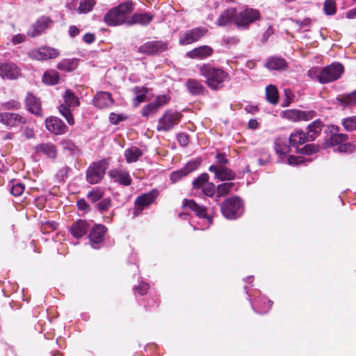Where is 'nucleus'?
Segmentation results:
<instances>
[{
	"instance_id": "nucleus-1",
	"label": "nucleus",
	"mask_w": 356,
	"mask_h": 356,
	"mask_svg": "<svg viewBox=\"0 0 356 356\" xmlns=\"http://www.w3.org/2000/svg\"><path fill=\"white\" fill-rule=\"evenodd\" d=\"M200 74L206 79L207 85L212 90H218L223 86L225 81L229 80V74L220 67L209 64H204L200 68Z\"/></svg>"
},
{
	"instance_id": "nucleus-2",
	"label": "nucleus",
	"mask_w": 356,
	"mask_h": 356,
	"mask_svg": "<svg viewBox=\"0 0 356 356\" xmlns=\"http://www.w3.org/2000/svg\"><path fill=\"white\" fill-rule=\"evenodd\" d=\"M132 10L133 3L131 1L122 3L105 15L104 22L109 26L127 24L128 21L127 15Z\"/></svg>"
},
{
	"instance_id": "nucleus-3",
	"label": "nucleus",
	"mask_w": 356,
	"mask_h": 356,
	"mask_svg": "<svg viewBox=\"0 0 356 356\" xmlns=\"http://www.w3.org/2000/svg\"><path fill=\"white\" fill-rule=\"evenodd\" d=\"M63 103L58 106L60 114L65 118L70 125L74 124V118L71 112V108L80 105L79 97L71 90H66L63 95Z\"/></svg>"
},
{
	"instance_id": "nucleus-4",
	"label": "nucleus",
	"mask_w": 356,
	"mask_h": 356,
	"mask_svg": "<svg viewBox=\"0 0 356 356\" xmlns=\"http://www.w3.org/2000/svg\"><path fill=\"white\" fill-rule=\"evenodd\" d=\"M223 216L228 219H234L242 215L243 204L241 199L233 197L224 201L221 206Z\"/></svg>"
},
{
	"instance_id": "nucleus-5",
	"label": "nucleus",
	"mask_w": 356,
	"mask_h": 356,
	"mask_svg": "<svg viewBox=\"0 0 356 356\" xmlns=\"http://www.w3.org/2000/svg\"><path fill=\"white\" fill-rule=\"evenodd\" d=\"M344 72L343 66L339 63H333L322 68L318 76V81L325 84L339 79Z\"/></svg>"
},
{
	"instance_id": "nucleus-6",
	"label": "nucleus",
	"mask_w": 356,
	"mask_h": 356,
	"mask_svg": "<svg viewBox=\"0 0 356 356\" xmlns=\"http://www.w3.org/2000/svg\"><path fill=\"white\" fill-rule=\"evenodd\" d=\"M182 117V115L173 110H167L159 119L156 129L159 131H168L177 125Z\"/></svg>"
},
{
	"instance_id": "nucleus-7",
	"label": "nucleus",
	"mask_w": 356,
	"mask_h": 356,
	"mask_svg": "<svg viewBox=\"0 0 356 356\" xmlns=\"http://www.w3.org/2000/svg\"><path fill=\"white\" fill-rule=\"evenodd\" d=\"M108 167V163L105 160H101L91 164L86 172V179L91 184L99 182L104 176Z\"/></svg>"
},
{
	"instance_id": "nucleus-8",
	"label": "nucleus",
	"mask_w": 356,
	"mask_h": 356,
	"mask_svg": "<svg viewBox=\"0 0 356 356\" xmlns=\"http://www.w3.org/2000/svg\"><path fill=\"white\" fill-rule=\"evenodd\" d=\"M260 18V13L258 10L254 8H246L243 11L237 13L235 24L239 28L248 29L249 25Z\"/></svg>"
},
{
	"instance_id": "nucleus-9",
	"label": "nucleus",
	"mask_w": 356,
	"mask_h": 356,
	"mask_svg": "<svg viewBox=\"0 0 356 356\" xmlns=\"http://www.w3.org/2000/svg\"><path fill=\"white\" fill-rule=\"evenodd\" d=\"M182 207L184 211H186L187 209L191 210L194 211L195 215L200 218L205 219L207 222L206 228L211 224L212 220L207 215L206 207L197 204L193 200H184Z\"/></svg>"
},
{
	"instance_id": "nucleus-10",
	"label": "nucleus",
	"mask_w": 356,
	"mask_h": 356,
	"mask_svg": "<svg viewBox=\"0 0 356 356\" xmlns=\"http://www.w3.org/2000/svg\"><path fill=\"white\" fill-rule=\"evenodd\" d=\"M157 195V191L152 190L149 193L138 196L135 200L134 216H137L145 207L150 205L154 201Z\"/></svg>"
},
{
	"instance_id": "nucleus-11",
	"label": "nucleus",
	"mask_w": 356,
	"mask_h": 356,
	"mask_svg": "<svg viewBox=\"0 0 356 356\" xmlns=\"http://www.w3.org/2000/svg\"><path fill=\"white\" fill-rule=\"evenodd\" d=\"M58 55L59 52L57 49L49 47H42L37 49H33L29 52L30 58L38 60L55 58L58 56Z\"/></svg>"
},
{
	"instance_id": "nucleus-12",
	"label": "nucleus",
	"mask_w": 356,
	"mask_h": 356,
	"mask_svg": "<svg viewBox=\"0 0 356 356\" xmlns=\"http://www.w3.org/2000/svg\"><path fill=\"white\" fill-rule=\"evenodd\" d=\"M0 123L8 128L17 127L26 123V118L18 113H0Z\"/></svg>"
},
{
	"instance_id": "nucleus-13",
	"label": "nucleus",
	"mask_w": 356,
	"mask_h": 356,
	"mask_svg": "<svg viewBox=\"0 0 356 356\" xmlns=\"http://www.w3.org/2000/svg\"><path fill=\"white\" fill-rule=\"evenodd\" d=\"M201 159H196L195 160L189 161L182 168L179 169L176 171L172 172L170 174V179L173 183L179 181L183 177L186 176L190 172L197 169L201 164Z\"/></svg>"
},
{
	"instance_id": "nucleus-14",
	"label": "nucleus",
	"mask_w": 356,
	"mask_h": 356,
	"mask_svg": "<svg viewBox=\"0 0 356 356\" xmlns=\"http://www.w3.org/2000/svg\"><path fill=\"white\" fill-rule=\"evenodd\" d=\"M208 30L203 27H197L185 32L179 38V42L182 45L189 44L199 40L206 35Z\"/></svg>"
},
{
	"instance_id": "nucleus-15",
	"label": "nucleus",
	"mask_w": 356,
	"mask_h": 356,
	"mask_svg": "<svg viewBox=\"0 0 356 356\" xmlns=\"http://www.w3.org/2000/svg\"><path fill=\"white\" fill-rule=\"evenodd\" d=\"M21 74L20 69L13 63H0V76L4 80L17 79Z\"/></svg>"
},
{
	"instance_id": "nucleus-16",
	"label": "nucleus",
	"mask_w": 356,
	"mask_h": 356,
	"mask_svg": "<svg viewBox=\"0 0 356 356\" xmlns=\"http://www.w3.org/2000/svg\"><path fill=\"white\" fill-rule=\"evenodd\" d=\"M315 112L313 111H303L296 109H291L285 111L283 113L284 118L291 120L293 122H298L300 120L307 121L314 117Z\"/></svg>"
},
{
	"instance_id": "nucleus-17",
	"label": "nucleus",
	"mask_w": 356,
	"mask_h": 356,
	"mask_svg": "<svg viewBox=\"0 0 356 356\" xmlns=\"http://www.w3.org/2000/svg\"><path fill=\"white\" fill-rule=\"evenodd\" d=\"M110 177L120 185L128 186L132 183V179L129 172L121 168H115L108 172Z\"/></svg>"
},
{
	"instance_id": "nucleus-18",
	"label": "nucleus",
	"mask_w": 356,
	"mask_h": 356,
	"mask_svg": "<svg viewBox=\"0 0 356 356\" xmlns=\"http://www.w3.org/2000/svg\"><path fill=\"white\" fill-rule=\"evenodd\" d=\"M167 49L166 44L162 41L154 40L141 45L138 51L143 54H153L163 52Z\"/></svg>"
},
{
	"instance_id": "nucleus-19",
	"label": "nucleus",
	"mask_w": 356,
	"mask_h": 356,
	"mask_svg": "<svg viewBox=\"0 0 356 356\" xmlns=\"http://www.w3.org/2000/svg\"><path fill=\"white\" fill-rule=\"evenodd\" d=\"M52 22L49 17L42 16L39 18L37 22L32 25L27 32V35L31 38L40 35L47 29L49 24Z\"/></svg>"
},
{
	"instance_id": "nucleus-20",
	"label": "nucleus",
	"mask_w": 356,
	"mask_h": 356,
	"mask_svg": "<svg viewBox=\"0 0 356 356\" xmlns=\"http://www.w3.org/2000/svg\"><path fill=\"white\" fill-rule=\"evenodd\" d=\"M47 129L56 135L65 134L67 131V127L59 118L51 117L45 120Z\"/></svg>"
},
{
	"instance_id": "nucleus-21",
	"label": "nucleus",
	"mask_w": 356,
	"mask_h": 356,
	"mask_svg": "<svg viewBox=\"0 0 356 356\" xmlns=\"http://www.w3.org/2000/svg\"><path fill=\"white\" fill-rule=\"evenodd\" d=\"M209 170L215 174L217 179L224 180H233L235 179L236 174L231 169L225 166H216L212 165L209 167Z\"/></svg>"
},
{
	"instance_id": "nucleus-22",
	"label": "nucleus",
	"mask_w": 356,
	"mask_h": 356,
	"mask_svg": "<svg viewBox=\"0 0 356 356\" xmlns=\"http://www.w3.org/2000/svg\"><path fill=\"white\" fill-rule=\"evenodd\" d=\"M237 11L235 8H230L225 10L218 17L216 24L218 26H227L236 22Z\"/></svg>"
},
{
	"instance_id": "nucleus-23",
	"label": "nucleus",
	"mask_w": 356,
	"mask_h": 356,
	"mask_svg": "<svg viewBox=\"0 0 356 356\" xmlns=\"http://www.w3.org/2000/svg\"><path fill=\"white\" fill-rule=\"evenodd\" d=\"M26 106L27 110L31 113L41 116L42 108L40 99L36 97L33 93L28 92L25 99Z\"/></svg>"
},
{
	"instance_id": "nucleus-24",
	"label": "nucleus",
	"mask_w": 356,
	"mask_h": 356,
	"mask_svg": "<svg viewBox=\"0 0 356 356\" xmlns=\"http://www.w3.org/2000/svg\"><path fill=\"white\" fill-rule=\"evenodd\" d=\"M213 52V50L211 47L203 45L188 51L186 56L192 59L203 60L210 56Z\"/></svg>"
},
{
	"instance_id": "nucleus-25",
	"label": "nucleus",
	"mask_w": 356,
	"mask_h": 356,
	"mask_svg": "<svg viewBox=\"0 0 356 356\" xmlns=\"http://www.w3.org/2000/svg\"><path fill=\"white\" fill-rule=\"evenodd\" d=\"M113 100L111 94L108 92H98L93 98L94 105L99 108H104L111 106Z\"/></svg>"
},
{
	"instance_id": "nucleus-26",
	"label": "nucleus",
	"mask_w": 356,
	"mask_h": 356,
	"mask_svg": "<svg viewBox=\"0 0 356 356\" xmlns=\"http://www.w3.org/2000/svg\"><path fill=\"white\" fill-rule=\"evenodd\" d=\"M106 231V227L102 225H96L92 229L90 233V240L92 248H97L95 245L99 244L103 241Z\"/></svg>"
},
{
	"instance_id": "nucleus-27",
	"label": "nucleus",
	"mask_w": 356,
	"mask_h": 356,
	"mask_svg": "<svg viewBox=\"0 0 356 356\" xmlns=\"http://www.w3.org/2000/svg\"><path fill=\"white\" fill-rule=\"evenodd\" d=\"M88 225L86 221L83 220H78L70 227V233L76 238H80L83 236L88 232Z\"/></svg>"
},
{
	"instance_id": "nucleus-28",
	"label": "nucleus",
	"mask_w": 356,
	"mask_h": 356,
	"mask_svg": "<svg viewBox=\"0 0 356 356\" xmlns=\"http://www.w3.org/2000/svg\"><path fill=\"white\" fill-rule=\"evenodd\" d=\"M152 18V15L149 13H135L131 18L128 17L127 24L133 25L138 24L143 26H145L151 22Z\"/></svg>"
},
{
	"instance_id": "nucleus-29",
	"label": "nucleus",
	"mask_w": 356,
	"mask_h": 356,
	"mask_svg": "<svg viewBox=\"0 0 356 356\" xmlns=\"http://www.w3.org/2000/svg\"><path fill=\"white\" fill-rule=\"evenodd\" d=\"M323 126V122L320 120H316L308 125V131L306 134L307 140L311 141L314 140L321 132Z\"/></svg>"
},
{
	"instance_id": "nucleus-30",
	"label": "nucleus",
	"mask_w": 356,
	"mask_h": 356,
	"mask_svg": "<svg viewBox=\"0 0 356 356\" xmlns=\"http://www.w3.org/2000/svg\"><path fill=\"white\" fill-rule=\"evenodd\" d=\"M265 66L270 70H284L287 67V63L284 59L275 56L269 58Z\"/></svg>"
},
{
	"instance_id": "nucleus-31",
	"label": "nucleus",
	"mask_w": 356,
	"mask_h": 356,
	"mask_svg": "<svg viewBox=\"0 0 356 356\" xmlns=\"http://www.w3.org/2000/svg\"><path fill=\"white\" fill-rule=\"evenodd\" d=\"M38 152L43 153L50 159H55L57 156L56 146L51 143H42L35 147Z\"/></svg>"
},
{
	"instance_id": "nucleus-32",
	"label": "nucleus",
	"mask_w": 356,
	"mask_h": 356,
	"mask_svg": "<svg viewBox=\"0 0 356 356\" xmlns=\"http://www.w3.org/2000/svg\"><path fill=\"white\" fill-rule=\"evenodd\" d=\"M307 140L306 134L301 130L293 132L289 138V143L291 146L298 148L300 145L305 143Z\"/></svg>"
},
{
	"instance_id": "nucleus-33",
	"label": "nucleus",
	"mask_w": 356,
	"mask_h": 356,
	"mask_svg": "<svg viewBox=\"0 0 356 356\" xmlns=\"http://www.w3.org/2000/svg\"><path fill=\"white\" fill-rule=\"evenodd\" d=\"M142 155V150L137 147H131L124 151V157L128 163L136 162Z\"/></svg>"
},
{
	"instance_id": "nucleus-34",
	"label": "nucleus",
	"mask_w": 356,
	"mask_h": 356,
	"mask_svg": "<svg viewBox=\"0 0 356 356\" xmlns=\"http://www.w3.org/2000/svg\"><path fill=\"white\" fill-rule=\"evenodd\" d=\"M186 87L189 92L193 95H199L203 93L204 86L195 79H188L186 81Z\"/></svg>"
},
{
	"instance_id": "nucleus-35",
	"label": "nucleus",
	"mask_w": 356,
	"mask_h": 356,
	"mask_svg": "<svg viewBox=\"0 0 356 356\" xmlns=\"http://www.w3.org/2000/svg\"><path fill=\"white\" fill-rule=\"evenodd\" d=\"M339 104L344 106H352L356 105V90L347 94L339 95L337 97Z\"/></svg>"
},
{
	"instance_id": "nucleus-36",
	"label": "nucleus",
	"mask_w": 356,
	"mask_h": 356,
	"mask_svg": "<svg viewBox=\"0 0 356 356\" xmlns=\"http://www.w3.org/2000/svg\"><path fill=\"white\" fill-rule=\"evenodd\" d=\"M59 79V74L56 70H51L44 72L42 81L49 85H56L58 83Z\"/></svg>"
},
{
	"instance_id": "nucleus-37",
	"label": "nucleus",
	"mask_w": 356,
	"mask_h": 356,
	"mask_svg": "<svg viewBox=\"0 0 356 356\" xmlns=\"http://www.w3.org/2000/svg\"><path fill=\"white\" fill-rule=\"evenodd\" d=\"M133 91L136 95L133 100V104L135 107H137L140 103L145 101L147 90L145 88L136 86L133 89Z\"/></svg>"
},
{
	"instance_id": "nucleus-38",
	"label": "nucleus",
	"mask_w": 356,
	"mask_h": 356,
	"mask_svg": "<svg viewBox=\"0 0 356 356\" xmlns=\"http://www.w3.org/2000/svg\"><path fill=\"white\" fill-rule=\"evenodd\" d=\"M348 135L344 134H332L330 138L327 140V146H336L340 145L342 143L348 140Z\"/></svg>"
},
{
	"instance_id": "nucleus-39",
	"label": "nucleus",
	"mask_w": 356,
	"mask_h": 356,
	"mask_svg": "<svg viewBox=\"0 0 356 356\" xmlns=\"http://www.w3.org/2000/svg\"><path fill=\"white\" fill-rule=\"evenodd\" d=\"M266 96L268 102L275 104L278 101V92L277 88L272 85L268 86L266 88Z\"/></svg>"
},
{
	"instance_id": "nucleus-40",
	"label": "nucleus",
	"mask_w": 356,
	"mask_h": 356,
	"mask_svg": "<svg viewBox=\"0 0 356 356\" xmlns=\"http://www.w3.org/2000/svg\"><path fill=\"white\" fill-rule=\"evenodd\" d=\"M95 3V0H81L77 12L80 14L88 13L92 10Z\"/></svg>"
},
{
	"instance_id": "nucleus-41",
	"label": "nucleus",
	"mask_w": 356,
	"mask_h": 356,
	"mask_svg": "<svg viewBox=\"0 0 356 356\" xmlns=\"http://www.w3.org/2000/svg\"><path fill=\"white\" fill-rule=\"evenodd\" d=\"M76 66V60L74 59H64L58 63L57 67L58 70L67 72L72 71Z\"/></svg>"
},
{
	"instance_id": "nucleus-42",
	"label": "nucleus",
	"mask_w": 356,
	"mask_h": 356,
	"mask_svg": "<svg viewBox=\"0 0 356 356\" xmlns=\"http://www.w3.org/2000/svg\"><path fill=\"white\" fill-rule=\"evenodd\" d=\"M342 124L344 129L348 131H352L356 129V116H352L345 118Z\"/></svg>"
},
{
	"instance_id": "nucleus-43",
	"label": "nucleus",
	"mask_w": 356,
	"mask_h": 356,
	"mask_svg": "<svg viewBox=\"0 0 356 356\" xmlns=\"http://www.w3.org/2000/svg\"><path fill=\"white\" fill-rule=\"evenodd\" d=\"M104 195V191L99 188H96L88 192L87 197L92 202L99 200Z\"/></svg>"
},
{
	"instance_id": "nucleus-44",
	"label": "nucleus",
	"mask_w": 356,
	"mask_h": 356,
	"mask_svg": "<svg viewBox=\"0 0 356 356\" xmlns=\"http://www.w3.org/2000/svg\"><path fill=\"white\" fill-rule=\"evenodd\" d=\"M157 106L154 104V102L149 103L145 105L141 111V114L143 117H148L156 113L158 111Z\"/></svg>"
},
{
	"instance_id": "nucleus-45",
	"label": "nucleus",
	"mask_w": 356,
	"mask_h": 356,
	"mask_svg": "<svg viewBox=\"0 0 356 356\" xmlns=\"http://www.w3.org/2000/svg\"><path fill=\"white\" fill-rule=\"evenodd\" d=\"M323 9L326 15H332L336 13V3L334 0H325Z\"/></svg>"
},
{
	"instance_id": "nucleus-46",
	"label": "nucleus",
	"mask_w": 356,
	"mask_h": 356,
	"mask_svg": "<svg viewBox=\"0 0 356 356\" xmlns=\"http://www.w3.org/2000/svg\"><path fill=\"white\" fill-rule=\"evenodd\" d=\"M209 180V175L207 173H202L197 179L193 181V187L199 188L203 187Z\"/></svg>"
},
{
	"instance_id": "nucleus-47",
	"label": "nucleus",
	"mask_w": 356,
	"mask_h": 356,
	"mask_svg": "<svg viewBox=\"0 0 356 356\" xmlns=\"http://www.w3.org/2000/svg\"><path fill=\"white\" fill-rule=\"evenodd\" d=\"M1 106L3 108L7 110H18L21 107L20 103L15 99H11L8 102L2 103Z\"/></svg>"
},
{
	"instance_id": "nucleus-48",
	"label": "nucleus",
	"mask_w": 356,
	"mask_h": 356,
	"mask_svg": "<svg viewBox=\"0 0 356 356\" xmlns=\"http://www.w3.org/2000/svg\"><path fill=\"white\" fill-rule=\"evenodd\" d=\"M233 186L234 183L232 182L221 184L217 188L218 193L220 195H225L229 192V191Z\"/></svg>"
},
{
	"instance_id": "nucleus-49",
	"label": "nucleus",
	"mask_w": 356,
	"mask_h": 356,
	"mask_svg": "<svg viewBox=\"0 0 356 356\" xmlns=\"http://www.w3.org/2000/svg\"><path fill=\"white\" fill-rule=\"evenodd\" d=\"M275 150L280 155H285L290 151V147L286 145L282 146L281 141L275 142Z\"/></svg>"
},
{
	"instance_id": "nucleus-50",
	"label": "nucleus",
	"mask_w": 356,
	"mask_h": 356,
	"mask_svg": "<svg viewBox=\"0 0 356 356\" xmlns=\"http://www.w3.org/2000/svg\"><path fill=\"white\" fill-rule=\"evenodd\" d=\"M216 191V186L213 183H207L202 187V192L207 196L211 197L214 195Z\"/></svg>"
},
{
	"instance_id": "nucleus-51",
	"label": "nucleus",
	"mask_w": 356,
	"mask_h": 356,
	"mask_svg": "<svg viewBox=\"0 0 356 356\" xmlns=\"http://www.w3.org/2000/svg\"><path fill=\"white\" fill-rule=\"evenodd\" d=\"M169 101L170 98L168 96L163 95L156 97L153 102L157 106V108H159L160 107L167 104Z\"/></svg>"
},
{
	"instance_id": "nucleus-52",
	"label": "nucleus",
	"mask_w": 356,
	"mask_h": 356,
	"mask_svg": "<svg viewBox=\"0 0 356 356\" xmlns=\"http://www.w3.org/2000/svg\"><path fill=\"white\" fill-rule=\"evenodd\" d=\"M306 159L302 156H291L288 159V163L291 165H299L305 163Z\"/></svg>"
},
{
	"instance_id": "nucleus-53",
	"label": "nucleus",
	"mask_w": 356,
	"mask_h": 356,
	"mask_svg": "<svg viewBox=\"0 0 356 356\" xmlns=\"http://www.w3.org/2000/svg\"><path fill=\"white\" fill-rule=\"evenodd\" d=\"M354 149V146L351 143H343L337 147L334 151L338 152H352Z\"/></svg>"
},
{
	"instance_id": "nucleus-54",
	"label": "nucleus",
	"mask_w": 356,
	"mask_h": 356,
	"mask_svg": "<svg viewBox=\"0 0 356 356\" xmlns=\"http://www.w3.org/2000/svg\"><path fill=\"white\" fill-rule=\"evenodd\" d=\"M24 191V186L22 184H16L13 185L10 189V193L14 196H19L21 195Z\"/></svg>"
},
{
	"instance_id": "nucleus-55",
	"label": "nucleus",
	"mask_w": 356,
	"mask_h": 356,
	"mask_svg": "<svg viewBox=\"0 0 356 356\" xmlns=\"http://www.w3.org/2000/svg\"><path fill=\"white\" fill-rule=\"evenodd\" d=\"M127 118L122 114H117L115 113H111L109 115V120L112 124H117L121 121H123Z\"/></svg>"
},
{
	"instance_id": "nucleus-56",
	"label": "nucleus",
	"mask_w": 356,
	"mask_h": 356,
	"mask_svg": "<svg viewBox=\"0 0 356 356\" xmlns=\"http://www.w3.org/2000/svg\"><path fill=\"white\" fill-rule=\"evenodd\" d=\"M62 145L65 149H67L72 152L78 151V147L70 140H63Z\"/></svg>"
},
{
	"instance_id": "nucleus-57",
	"label": "nucleus",
	"mask_w": 356,
	"mask_h": 356,
	"mask_svg": "<svg viewBox=\"0 0 356 356\" xmlns=\"http://www.w3.org/2000/svg\"><path fill=\"white\" fill-rule=\"evenodd\" d=\"M111 206V200L109 198H105L100 201L97 204V209L103 212L106 210H107Z\"/></svg>"
},
{
	"instance_id": "nucleus-58",
	"label": "nucleus",
	"mask_w": 356,
	"mask_h": 356,
	"mask_svg": "<svg viewBox=\"0 0 356 356\" xmlns=\"http://www.w3.org/2000/svg\"><path fill=\"white\" fill-rule=\"evenodd\" d=\"M76 205L79 210L86 213L90 211V206L84 199L79 200L76 202Z\"/></svg>"
},
{
	"instance_id": "nucleus-59",
	"label": "nucleus",
	"mask_w": 356,
	"mask_h": 356,
	"mask_svg": "<svg viewBox=\"0 0 356 356\" xmlns=\"http://www.w3.org/2000/svg\"><path fill=\"white\" fill-rule=\"evenodd\" d=\"M318 149L319 147L317 145L314 144L307 145L303 148V153L306 154H312L313 153L317 152Z\"/></svg>"
},
{
	"instance_id": "nucleus-60",
	"label": "nucleus",
	"mask_w": 356,
	"mask_h": 356,
	"mask_svg": "<svg viewBox=\"0 0 356 356\" xmlns=\"http://www.w3.org/2000/svg\"><path fill=\"white\" fill-rule=\"evenodd\" d=\"M149 289V285L142 282L139 284L138 286L136 288L137 292L140 295H144L147 292V290Z\"/></svg>"
},
{
	"instance_id": "nucleus-61",
	"label": "nucleus",
	"mask_w": 356,
	"mask_h": 356,
	"mask_svg": "<svg viewBox=\"0 0 356 356\" xmlns=\"http://www.w3.org/2000/svg\"><path fill=\"white\" fill-rule=\"evenodd\" d=\"M177 140L181 146H186L188 143V137L185 134H179L177 136Z\"/></svg>"
},
{
	"instance_id": "nucleus-62",
	"label": "nucleus",
	"mask_w": 356,
	"mask_h": 356,
	"mask_svg": "<svg viewBox=\"0 0 356 356\" xmlns=\"http://www.w3.org/2000/svg\"><path fill=\"white\" fill-rule=\"evenodd\" d=\"M320 71H321V70H318V68H313L308 71L307 75L311 79H316L318 81V76L320 75Z\"/></svg>"
},
{
	"instance_id": "nucleus-63",
	"label": "nucleus",
	"mask_w": 356,
	"mask_h": 356,
	"mask_svg": "<svg viewBox=\"0 0 356 356\" xmlns=\"http://www.w3.org/2000/svg\"><path fill=\"white\" fill-rule=\"evenodd\" d=\"M273 34V29L272 26H268L265 33L263 35L261 42L265 43L267 42L268 38Z\"/></svg>"
},
{
	"instance_id": "nucleus-64",
	"label": "nucleus",
	"mask_w": 356,
	"mask_h": 356,
	"mask_svg": "<svg viewBox=\"0 0 356 356\" xmlns=\"http://www.w3.org/2000/svg\"><path fill=\"white\" fill-rule=\"evenodd\" d=\"M296 23L298 25L300 29H304L306 26H309L311 24V19L309 18H306L302 21L296 20Z\"/></svg>"
}]
</instances>
